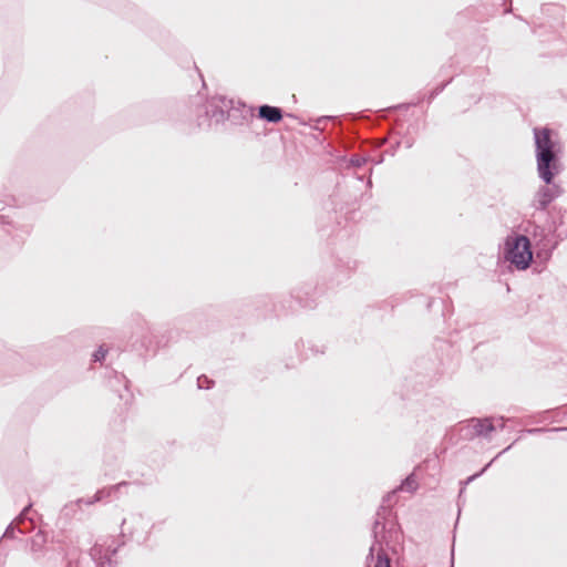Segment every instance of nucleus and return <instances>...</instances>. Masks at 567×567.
<instances>
[{
	"mask_svg": "<svg viewBox=\"0 0 567 567\" xmlns=\"http://www.w3.org/2000/svg\"><path fill=\"white\" fill-rule=\"evenodd\" d=\"M564 430H565L564 427H553V429L534 427V429L527 430V433L537 434V433H542V432H557V431H564Z\"/></svg>",
	"mask_w": 567,
	"mask_h": 567,
	"instance_id": "obj_15",
	"label": "nucleus"
},
{
	"mask_svg": "<svg viewBox=\"0 0 567 567\" xmlns=\"http://www.w3.org/2000/svg\"><path fill=\"white\" fill-rule=\"evenodd\" d=\"M107 353V350L101 346L94 353H93V361L94 362H102L105 359V355Z\"/></svg>",
	"mask_w": 567,
	"mask_h": 567,
	"instance_id": "obj_13",
	"label": "nucleus"
},
{
	"mask_svg": "<svg viewBox=\"0 0 567 567\" xmlns=\"http://www.w3.org/2000/svg\"><path fill=\"white\" fill-rule=\"evenodd\" d=\"M537 173L545 184H551L561 172L560 145L551 138L549 128H534Z\"/></svg>",
	"mask_w": 567,
	"mask_h": 567,
	"instance_id": "obj_1",
	"label": "nucleus"
},
{
	"mask_svg": "<svg viewBox=\"0 0 567 567\" xmlns=\"http://www.w3.org/2000/svg\"><path fill=\"white\" fill-rule=\"evenodd\" d=\"M368 186L371 187L372 186V182L371 179L368 181Z\"/></svg>",
	"mask_w": 567,
	"mask_h": 567,
	"instance_id": "obj_21",
	"label": "nucleus"
},
{
	"mask_svg": "<svg viewBox=\"0 0 567 567\" xmlns=\"http://www.w3.org/2000/svg\"><path fill=\"white\" fill-rule=\"evenodd\" d=\"M43 542H44L43 536H42V535H40V534H38V535L32 539V550H37L38 548H40Z\"/></svg>",
	"mask_w": 567,
	"mask_h": 567,
	"instance_id": "obj_17",
	"label": "nucleus"
},
{
	"mask_svg": "<svg viewBox=\"0 0 567 567\" xmlns=\"http://www.w3.org/2000/svg\"><path fill=\"white\" fill-rule=\"evenodd\" d=\"M233 107V101L228 100L224 96L215 97L209 103V109L206 111V114H210V117L214 118L217 123L224 122L227 116V110Z\"/></svg>",
	"mask_w": 567,
	"mask_h": 567,
	"instance_id": "obj_9",
	"label": "nucleus"
},
{
	"mask_svg": "<svg viewBox=\"0 0 567 567\" xmlns=\"http://www.w3.org/2000/svg\"><path fill=\"white\" fill-rule=\"evenodd\" d=\"M213 384L214 381L204 374L197 378V386L199 389H210Z\"/></svg>",
	"mask_w": 567,
	"mask_h": 567,
	"instance_id": "obj_12",
	"label": "nucleus"
},
{
	"mask_svg": "<svg viewBox=\"0 0 567 567\" xmlns=\"http://www.w3.org/2000/svg\"><path fill=\"white\" fill-rule=\"evenodd\" d=\"M504 257L517 269H527L533 260V251L530 249V240L528 237L525 235L507 237L505 241Z\"/></svg>",
	"mask_w": 567,
	"mask_h": 567,
	"instance_id": "obj_3",
	"label": "nucleus"
},
{
	"mask_svg": "<svg viewBox=\"0 0 567 567\" xmlns=\"http://www.w3.org/2000/svg\"><path fill=\"white\" fill-rule=\"evenodd\" d=\"M378 517H380V513H378ZM372 535L374 542L369 549L367 563L369 564L370 560H373L374 551L377 550V560L373 567H391V560L382 546L385 545L389 547L391 540L398 538V528L392 525L389 529H386L385 524L382 523L380 518H377L373 523Z\"/></svg>",
	"mask_w": 567,
	"mask_h": 567,
	"instance_id": "obj_2",
	"label": "nucleus"
},
{
	"mask_svg": "<svg viewBox=\"0 0 567 567\" xmlns=\"http://www.w3.org/2000/svg\"><path fill=\"white\" fill-rule=\"evenodd\" d=\"M116 551H117V548H114L111 554L114 555V554H116Z\"/></svg>",
	"mask_w": 567,
	"mask_h": 567,
	"instance_id": "obj_22",
	"label": "nucleus"
},
{
	"mask_svg": "<svg viewBox=\"0 0 567 567\" xmlns=\"http://www.w3.org/2000/svg\"><path fill=\"white\" fill-rule=\"evenodd\" d=\"M365 162H367L365 157H362V156L355 154V155L351 156L349 164L353 167H361L362 165L365 164Z\"/></svg>",
	"mask_w": 567,
	"mask_h": 567,
	"instance_id": "obj_14",
	"label": "nucleus"
},
{
	"mask_svg": "<svg viewBox=\"0 0 567 567\" xmlns=\"http://www.w3.org/2000/svg\"><path fill=\"white\" fill-rule=\"evenodd\" d=\"M499 421H501V423L498 424V427L504 429V426H505L504 419L501 417Z\"/></svg>",
	"mask_w": 567,
	"mask_h": 567,
	"instance_id": "obj_19",
	"label": "nucleus"
},
{
	"mask_svg": "<svg viewBox=\"0 0 567 567\" xmlns=\"http://www.w3.org/2000/svg\"><path fill=\"white\" fill-rule=\"evenodd\" d=\"M31 506V504L25 506L19 516L7 527L6 532L3 533L4 538H13L16 530L20 534H27L34 528L33 519L29 517Z\"/></svg>",
	"mask_w": 567,
	"mask_h": 567,
	"instance_id": "obj_6",
	"label": "nucleus"
},
{
	"mask_svg": "<svg viewBox=\"0 0 567 567\" xmlns=\"http://www.w3.org/2000/svg\"><path fill=\"white\" fill-rule=\"evenodd\" d=\"M508 449H509V446H508V447H505V450H504V451H502L499 454H502V453H504V452L508 451Z\"/></svg>",
	"mask_w": 567,
	"mask_h": 567,
	"instance_id": "obj_24",
	"label": "nucleus"
},
{
	"mask_svg": "<svg viewBox=\"0 0 567 567\" xmlns=\"http://www.w3.org/2000/svg\"><path fill=\"white\" fill-rule=\"evenodd\" d=\"M104 544L96 542L87 555L76 561L69 560L68 567H106L111 566V557L103 553Z\"/></svg>",
	"mask_w": 567,
	"mask_h": 567,
	"instance_id": "obj_4",
	"label": "nucleus"
},
{
	"mask_svg": "<svg viewBox=\"0 0 567 567\" xmlns=\"http://www.w3.org/2000/svg\"><path fill=\"white\" fill-rule=\"evenodd\" d=\"M330 117H321L318 120V124L322 123V122H326V121H329Z\"/></svg>",
	"mask_w": 567,
	"mask_h": 567,
	"instance_id": "obj_20",
	"label": "nucleus"
},
{
	"mask_svg": "<svg viewBox=\"0 0 567 567\" xmlns=\"http://www.w3.org/2000/svg\"><path fill=\"white\" fill-rule=\"evenodd\" d=\"M542 243H543L542 250H546V255L549 256L550 252L553 251V249H555L556 244L551 245L549 240L547 241L546 236L542 239Z\"/></svg>",
	"mask_w": 567,
	"mask_h": 567,
	"instance_id": "obj_16",
	"label": "nucleus"
},
{
	"mask_svg": "<svg viewBox=\"0 0 567 567\" xmlns=\"http://www.w3.org/2000/svg\"><path fill=\"white\" fill-rule=\"evenodd\" d=\"M451 567H453V565Z\"/></svg>",
	"mask_w": 567,
	"mask_h": 567,
	"instance_id": "obj_25",
	"label": "nucleus"
},
{
	"mask_svg": "<svg viewBox=\"0 0 567 567\" xmlns=\"http://www.w3.org/2000/svg\"><path fill=\"white\" fill-rule=\"evenodd\" d=\"M417 488V483L414 474H410L399 486L400 491L414 492Z\"/></svg>",
	"mask_w": 567,
	"mask_h": 567,
	"instance_id": "obj_11",
	"label": "nucleus"
},
{
	"mask_svg": "<svg viewBox=\"0 0 567 567\" xmlns=\"http://www.w3.org/2000/svg\"><path fill=\"white\" fill-rule=\"evenodd\" d=\"M127 485H128L127 482H121V483H118L116 485H113L111 487L102 488V489L97 491L93 498H89L86 501L84 498H79L74 503L65 505V507H64L65 514L68 515L70 511H73L74 506H79L80 507L81 504H83V503H85L86 505H92V504H94L96 502L102 501L105 497H110L113 492H116V491H118L122 487L127 486Z\"/></svg>",
	"mask_w": 567,
	"mask_h": 567,
	"instance_id": "obj_8",
	"label": "nucleus"
},
{
	"mask_svg": "<svg viewBox=\"0 0 567 567\" xmlns=\"http://www.w3.org/2000/svg\"><path fill=\"white\" fill-rule=\"evenodd\" d=\"M434 94H439V91H435L434 93H432V95H431L432 99L434 97Z\"/></svg>",
	"mask_w": 567,
	"mask_h": 567,
	"instance_id": "obj_23",
	"label": "nucleus"
},
{
	"mask_svg": "<svg viewBox=\"0 0 567 567\" xmlns=\"http://www.w3.org/2000/svg\"><path fill=\"white\" fill-rule=\"evenodd\" d=\"M258 116L269 123H278L282 118V110L277 106L264 104L258 109Z\"/></svg>",
	"mask_w": 567,
	"mask_h": 567,
	"instance_id": "obj_10",
	"label": "nucleus"
},
{
	"mask_svg": "<svg viewBox=\"0 0 567 567\" xmlns=\"http://www.w3.org/2000/svg\"><path fill=\"white\" fill-rule=\"evenodd\" d=\"M489 466V464H487L481 472L470 476L467 480H466V483H470L472 481H474L476 477H478L482 473H484L486 471V468Z\"/></svg>",
	"mask_w": 567,
	"mask_h": 567,
	"instance_id": "obj_18",
	"label": "nucleus"
},
{
	"mask_svg": "<svg viewBox=\"0 0 567 567\" xmlns=\"http://www.w3.org/2000/svg\"><path fill=\"white\" fill-rule=\"evenodd\" d=\"M563 193V189L559 185L554 184H545L540 186L537 192L534 194L533 199L530 202V207L538 212H544L547 207L558 198Z\"/></svg>",
	"mask_w": 567,
	"mask_h": 567,
	"instance_id": "obj_5",
	"label": "nucleus"
},
{
	"mask_svg": "<svg viewBox=\"0 0 567 567\" xmlns=\"http://www.w3.org/2000/svg\"><path fill=\"white\" fill-rule=\"evenodd\" d=\"M496 429L493 423V419H477L473 417L468 421V424L463 429L465 431V437L473 439L475 436L487 437L491 432Z\"/></svg>",
	"mask_w": 567,
	"mask_h": 567,
	"instance_id": "obj_7",
	"label": "nucleus"
}]
</instances>
